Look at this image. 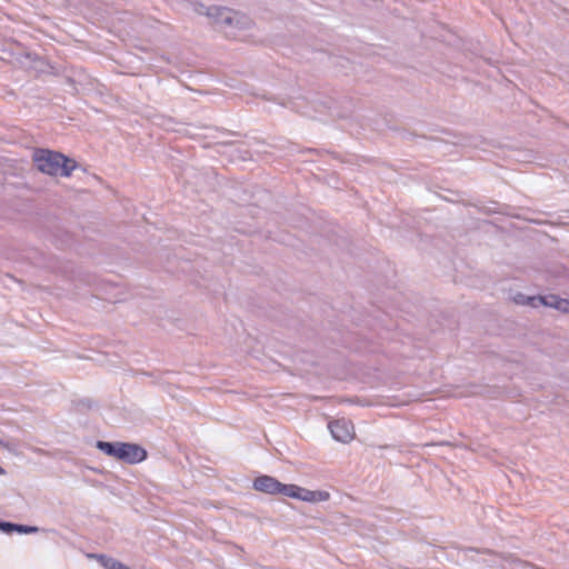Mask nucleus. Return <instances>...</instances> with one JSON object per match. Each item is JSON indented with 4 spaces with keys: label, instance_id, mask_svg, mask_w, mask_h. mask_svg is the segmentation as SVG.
<instances>
[{
    "label": "nucleus",
    "instance_id": "11",
    "mask_svg": "<svg viewBox=\"0 0 569 569\" xmlns=\"http://www.w3.org/2000/svg\"><path fill=\"white\" fill-rule=\"evenodd\" d=\"M556 310H559L565 313H569V300L560 298L558 305L556 306Z\"/></svg>",
    "mask_w": 569,
    "mask_h": 569
},
{
    "label": "nucleus",
    "instance_id": "9",
    "mask_svg": "<svg viewBox=\"0 0 569 569\" xmlns=\"http://www.w3.org/2000/svg\"><path fill=\"white\" fill-rule=\"evenodd\" d=\"M90 558H96L104 569H118L121 568V562L117 559L106 555H89Z\"/></svg>",
    "mask_w": 569,
    "mask_h": 569
},
{
    "label": "nucleus",
    "instance_id": "3",
    "mask_svg": "<svg viewBox=\"0 0 569 569\" xmlns=\"http://www.w3.org/2000/svg\"><path fill=\"white\" fill-rule=\"evenodd\" d=\"M96 447L104 455L129 465H136L147 459V451L137 443L99 440Z\"/></svg>",
    "mask_w": 569,
    "mask_h": 569
},
{
    "label": "nucleus",
    "instance_id": "12",
    "mask_svg": "<svg viewBox=\"0 0 569 569\" xmlns=\"http://www.w3.org/2000/svg\"><path fill=\"white\" fill-rule=\"evenodd\" d=\"M6 525H8V521L0 520V531H2L4 533H7Z\"/></svg>",
    "mask_w": 569,
    "mask_h": 569
},
{
    "label": "nucleus",
    "instance_id": "8",
    "mask_svg": "<svg viewBox=\"0 0 569 569\" xmlns=\"http://www.w3.org/2000/svg\"><path fill=\"white\" fill-rule=\"evenodd\" d=\"M6 527H7V533L18 532V533L28 535V533H36L40 530L38 527H34V526L13 523V522H9V521H8V525H6Z\"/></svg>",
    "mask_w": 569,
    "mask_h": 569
},
{
    "label": "nucleus",
    "instance_id": "14",
    "mask_svg": "<svg viewBox=\"0 0 569 569\" xmlns=\"http://www.w3.org/2000/svg\"><path fill=\"white\" fill-rule=\"evenodd\" d=\"M7 471L0 466V476H4Z\"/></svg>",
    "mask_w": 569,
    "mask_h": 569
},
{
    "label": "nucleus",
    "instance_id": "7",
    "mask_svg": "<svg viewBox=\"0 0 569 569\" xmlns=\"http://www.w3.org/2000/svg\"><path fill=\"white\" fill-rule=\"evenodd\" d=\"M329 498H330V495H329L328 491H325V490H309V489L305 488L302 501H307V502H321V501H327Z\"/></svg>",
    "mask_w": 569,
    "mask_h": 569
},
{
    "label": "nucleus",
    "instance_id": "1",
    "mask_svg": "<svg viewBox=\"0 0 569 569\" xmlns=\"http://www.w3.org/2000/svg\"><path fill=\"white\" fill-rule=\"evenodd\" d=\"M194 11L208 17L216 28L224 32L232 29H247L251 24V20L246 14L226 7H207L203 3H196Z\"/></svg>",
    "mask_w": 569,
    "mask_h": 569
},
{
    "label": "nucleus",
    "instance_id": "13",
    "mask_svg": "<svg viewBox=\"0 0 569 569\" xmlns=\"http://www.w3.org/2000/svg\"><path fill=\"white\" fill-rule=\"evenodd\" d=\"M520 299H521V300L517 299L516 301H517V302H520V303H522V305H527V303H526L527 298H526V299H523V296H520Z\"/></svg>",
    "mask_w": 569,
    "mask_h": 569
},
{
    "label": "nucleus",
    "instance_id": "6",
    "mask_svg": "<svg viewBox=\"0 0 569 569\" xmlns=\"http://www.w3.org/2000/svg\"><path fill=\"white\" fill-rule=\"evenodd\" d=\"M560 297L557 295H546V296H537V297H528L526 303L537 308L540 306L549 307L556 309Z\"/></svg>",
    "mask_w": 569,
    "mask_h": 569
},
{
    "label": "nucleus",
    "instance_id": "10",
    "mask_svg": "<svg viewBox=\"0 0 569 569\" xmlns=\"http://www.w3.org/2000/svg\"><path fill=\"white\" fill-rule=\"evenodd\" d=\"M305 488L297 485H286L284 497L295 498L302 501Z\"/></svg>",
    "mask_w": 569,
    "mask_h": 569
},
{
    "label": "nucleus",
    "instance_id": "4",
    "mask_svg": "<svg viewBox=\"0 0 569 569\" xmlns=\"http://www.w3.org/2000/svg\"><path fill=\"white\" fill-rule=\"evenodd\" d=\"M252 487L254 490L267 495L283 496L286 483L280 482L271 476L262 475L253 480Z\"/></svg>",
    "mask_w": 569,
    "mask_h": 569
},
{
    "label": "nucleus",
    "instance_id": "2",
    "mask_svg": "<svg viewBox=\"0 0 569 569\" xmlns=\"http://www.w3.org/2000/svg\"><path fill=\"white\" fill-rule=\"evenodd\" d=\"M32 159L37 169L49 176L70 177L77 168L73 159L49 149H36Z\"/></svg>",
    "mask_w": 569,
    "mask_h": 569
},
{
    "label": "nucleus",
    "instance_id": "5",
    "mask_svg": "<svg viewBox=\"0 0 569 569\" xmlns=\"http://www.w3.org/2000/svg\"><path fill=\"white\" fill-rule=\"evenodd\" d=\"M329 430L332 437L340 442H348L352 439L353 436V427L347 420H336L331 421L329 425Z\"/></svg>",
    "mask_w": 569,
    "mask_h": 569
}]
</instances>
